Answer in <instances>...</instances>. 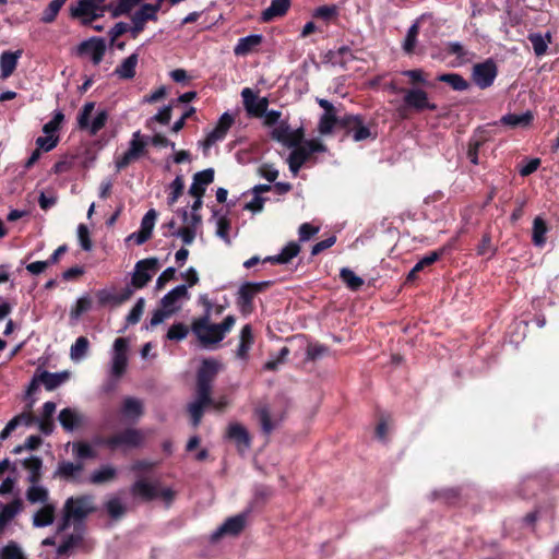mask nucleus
<instances>
[{"mask_svg": "<svg viewBox=\"0 0 559 559\" xmlns=\"http://www.w3.org/2000/svg\"><path fill=\"white\" fill-rule=\"evenodd\" d=\"M83 542L82 533L70 534L58 547V556L67 555L73 547L81 545Z\"/></svg>", "mask_w": 559, "mask_h": 559, "instance_id": "52", "label": "nucleus"}, {"mask_svg": "<svg viewBox=\"0 0 559 559\" xmlns=\"http://www.w3.org/2000/svg\"><path fill=\"white\" fill-rule=\"evenodd\" d=\"M342 282L353 292H357L364 285V280L357 276L350 269L343 267L340 271Z\"/></svg>", "mask_w": 559, "mask_h": 559, "instance_id": "45", "label": "nucleus"}, {"mask_svg": "<svg viewBox=\"0 0 559 559\" xmlns=\"http://www.w3.org/2000/svg\"><path fill=\"white\" fill-rule=\"evenodd\" d=\"M234 121V117L230 114L224 112L219 117L216 127L207 133L203 142L204 148H210L216 142L224 140Z\"/></svg>", "mask_w": 559, "mask_h": 559, "instance_id": "14", "label": "nucleus"}, {"mask_svg": "<svg viewBox=\"0 0 559 559\" xmlns=\"http://www.w3.org/2000/svg\"><path fill=\"white\" fill-rule=\"evenodd\" d=\"M548 226L542 217H535L533 222L532 241L536 247H544Z\"/></svg>", "mask_w": 559, "mask_h": 559, "instance_id": "41", "label": "nucleus"}, {"mask_svg": "<svg viewBox=\"0 0 559 559\" xmlns=\"http://www.w3.org/2000/svg\"><path fill=\"white\" fill-rule=\"evenodd\" d=\"M342 129L345 131V135L352 136L355 142L377 138V132L371 131L361 115L345 114L342 116Z\"/></svg>", "mask_w": 559, "mask_h": 559, "instance_id": "5", "label": "nucleus"}, {"mask_svg": "<svg viewBox=\"0 0 559 559\" xmlns=\"http://www.w3.org/2000/svg\"><path fill=\"white\" fill-rule=\"evenodd\" d=\"M23 509V500L14 498L11 502L1 504L0 520L10 523Z\"/></svg>", "mask_w": 559, "mask_h": 559, "instance_id": "39", "label": "nucleus"}, {"mask_svg": "<svg viewBox=\"0 0 559 559\" xmlns=\"http://www.w3.org/2000/svg\"><path fill=\"white\" fill-rule=\"evenodd\" d=\"M25 497L32 504H45L49 500V490L40 484L29 485L26 489Z\"/></svg>", "mask_w": 559, "mask_h": 559, "instance_id": "38", "label": "nucleus"}, {"mask_svg": "<svg viewBox=\"0 0 559 559\" xmlns=\"http://www.w3.org/2000/svg\"><path fill=\"white\" fill-rule=\"evenodd\" d=\"M146 146V138L141 134V131H135L129 142V148L115 160L117 170L127 168L131 163L144 156L147 153Z\"/></svg>", "mask_w": 559, "mask_h": 559, "instance_id": "6", "label": "nucleus"}, {"mask_svg": "<svg viewBox=\"0 0 559 559\" xmlns=\"http://www.w3.org/2000/svg\"><path fill=\"white\" fill-rule=\"evenodd\" d=\"M82 469H83L82 463H72L69 461H62L58 464V467L55 472V477H60V478H64V479L73 478Z\"/></svg>", "mask_w": 559, "mask_h": 559, "instance_id": "40", "label": "nucleus"}, {"mask_svg": "<svg viewBox=\"0 0 559 559\" xmlns=\"http://www.w3.org/2000/svg\"><path fill=\"white\" fill-rule=\"evenodd\" d=\"M227 438L235 442L238 452L242 453L251 445L248 430L239 423H233L227 428Z\"/></svg>", "mask_w": 559, "mask_h": 559, "instance_id": "17", "label": "nucleus"}, {"mask_svg": "<svg viewBox=\"0 0 559 559\" xmlns=\"http://www.w3.org/2000/svg\"><path fill=\"white\" fill-rule=\"evenodd\" d=\"M139 62V53L133 52L115 69V74L123 80H131L135 76V69Z\"/></svg>", "mask_w": 559, "mask_h": 559, "instance_id": "31", "label": "nucleus"}, {"mask_svg": "<svg viewBox=\"0 0 559 559\" xmlns=\"http://www.w3.org/2000/svg\"><path fill=\"white\" fill-rule=\"evenodd\" d=\"M22 50L12 51H3L0 56V70L1 76L3 79L9 78L13 74L17 67V61L22 56Z\"/></svg>", "mask_w": 559, "mask_h": 559, "instance_id": "30", "label": "nucleus"}, {"mask_svg": "<svg viewBox=\"0 0 559 559\" xmlns=\"http://www.w3.org/2000/svg\"><path fill=\"white\" fill-rule=\"evenodd\" d=\"M202 299L207 308L206 313L193 320L191 331L203 347H209L210 345L221 342L224 337L223 333L218 331L216 324L210 323V301H207L205 297H202Z\"/></svg>", "mask_w": 559, "mask_h": 559, "instance_id": "2", "label": "nucleus"}, {"mask_svg": "<svg viewBox=\"0 0 559 559\" xmlns=\"http://www.w3.org/2000/svg\"><path fill=\"white\" fill-rule=\"evenodd\" d=\"M418 34H419V26L417 23H415L408 28L406 37L403 43V49L406 53L411 55L414 52Z\"/></svg>", "mask_w": 559, "mask_h": 559, "instance_id": "59", "label": "nucleus"}, {"mask_svg": "<svg viewBox=\"0 0 559 559\" xmlns=\"http://www.w3.org/2000/svg\"><path fill=\"white\" fill-rule=\"evenodd\" d=\"M263 41V35L261 34H252L246 37H241L238 39L237 45L234 48V53L236 56H247L254 51L258 46H260Z\"/></svg>", "mask_w": 559, "mask_h": 559, "instance_id": "27", "label": "nucleus"}, {"mask_svg": "<svg viewBox=\"0 0 559 559\" xmlns=\"http://www.w3.org/2000/svg\"><path fill=\"white\" fill-rule=\"evenodd\" d=\"M309 159L304 148H295L288 157L289 170L296 176L302 165Z\"/></svg>", "mask_w": 559, "mask_h": 559, "instance_id": "47", "label": "nucleus"}, {"mask_svg": "<svg viewBox=\"0 0 559 559\" xmlns=\"http://www.w3.org/2000/svg\"><path fill=\"white\" fill-rule=\"evenodd\" d=\"M92 308V298L90 295L80 297L74 307L71 308L70 317L72 319H79L83 313L87 312Z\"/></svg>", "mask_w": 559, "mask_h": 559, "instance_id": "56", "label": "nucleus"}, {"mask_svg": "<svg viewBox=\"0 0 559 559\" xmlns=\"http://www.w3.org/2000/svg\"><path fill=\"white\" fill-rule=\"evenodd\" d=\"M94 498L91 495H82L78 497H70L64 503V510L68 515H72L74 521H82L88 514L94 513L96 508L93 506Z\"/></svg>", "mask_w": 559, "mask_h": 559, "instance_id": "7", "label": "nucleus"}, {"mask_svg": "<svg viewBox=\"0 0 559 559\" xmlns=\"http://www.w3.org/2000/svg\"><path fill=\"white\" fill-rule=\"evenodd\" d=\"M131 495L135 498H141L144 501H152L158 498V489L153 484L139 479L131 486Z\"/></svg>", "mask_w": 559, "mask_h": 559, "instance_id": "25", "label": "nucleus"}, {"mask_svg": "<svg viewBox=\"0 0 559 559\" xmlns=\"http://www.w3.org/2000/svg\"><path fill=\"white\" fill-rule=\"evenodd\" d=\"M218 372V364L213 359H204L197 373V382L212 384Z\"/></svg>", "mask_w": 559, "mask_h": 559, "instance_id": "32", "label": "nucleus"}, {"mask_svg": "<svg viewBox=\"0 0 559 559\" xmlns=\"http://www.w3.org/2000/svg\"><path fill=\"white\" fill-rule=\"evenodd\" d=\"M58 420L62 429L67 432H72L86 424L85 416L72 407L61 409L58 415Z\"/></svg>", "mask_w": 559, "mask_h": 559, "instance_id": "16", "label": "nucleus"}, {"mask_svg": "<svg viewBox=\"0 0 559 559\" xmlns=\"http://www.w3.org/2000/svg\"><path fill=\"white\" fill-rule=\"evenodd\" d=\"M255 294L247 283H243L237 293L236 304L242 316H248L254 311L253 299Z\"/></svg>", "mask_w": 559, "mask_h": 559, "instance_id": "21", "label": "nucleus"}, {"mask_svg": "<svg viewBox=\"0 0 559 559\" xmlns=\"http://www.w3.org/2000/svg\"><path fill=\"white\" fill-rule=\"evenodd\" d=\"M403 102L404 105L397 109L400 117L403 119L408 118L406 112L408 108L414 109L417 112H421L424 110H437V105L429 102L428 93L421 88L406 90Z\"/></svg>", "mask_w": 559, "mask_h": 559, "instance_id": "4", "label": "nucleus"}, {"mask_svg": "<svg viewBox=\"0 0 559 559\" xmlns=\"http://www.w3.org/2000/svg\"><path fill=\"white\" fill-rule=\"evenodd\" d=\"M527 39L532 44L536 57H542L546 55L548 44L551 43L552 36L549 32H547L545 35H542L540 33H531L527 36Z\"/></svg>", "mask_w": 559, "mask_h": 559, "instance_id": "35", "label": "nucleus"}, {"mask_svg": "<svg viewBox=\"0 0 559 559\" xmlns=\"http://www.w3.org/2000/svg\"><path fill=\"white\" fill-rule=\"evenodd\" d=\"M145 435L141 429L127 427L120 431L102 437L97 444L107 448L111 452L139 449L144 444Z\"/></svg>", "mask_w": 559, "mask_h": 559, "instance_id": "1", "label": "nucleus"}, {"mask_svg": "<svg viewBox=\"0 0 559 559\" xmlns=\"http://www.w3.org/2000/svg\"><path fill=\"white\" fill-rule=\"evenodd\" d=\"M534 120V116L532 111L527 110L524 114L516 115V114H507L500 118V123L503 126H508L511 128L516 127H528Z\"/></svg>", "mask_w": 559, "mask_h": 559, "instance_id": "33", "label": "nucleus"}, {"mask_svg": "<svg viewBox=\"0 0 559 559\" xmlns=\"http://www.w3.org/2000/svg\"><path fill=\"white\" fill-rule=\"evenodd\" d=\"M22 466L28 472L26 480L29 485L40 484L43 478V460L39 456L32 455L24 459Z\"/></svg>", "mask_w": 559, "mask_h": 559, "instance_id": "23", "label": "nucleus"}, {"mask_svg": "<svg viewBox=\"0 0 559 559\" xmlns=\"http://www.w3.org/2000/svg\"><path fill=\"white\" fill-rule=\"evenodd\" d=\"M290 8V0H272L269 8L261 14V21L271 22L276 17L284 16Z\"/></svg>", "mask_w": 559, "mask_h": 559, "instance_id": "26", "label": "nucleus"}, {"mask_svg": "<svg viewBox=\"0 0 559 559\" xmlns=\"http://www.w3.org/2000/svg\"><path fill=\"white\" fill-rule=\"evenodd\" d=\"M498 74V68L492 59L474 64L472 79L474 83L481 90L490 87Z\"/></svg>", "mask_w": 559, "mask_h": 559, "instance_id": "9", "label": "nucleus"}, {"mask_svg": "<svg viewBox=\"0 0 559 559\" xmlns=\"http://www.w3.org/2000/svg\"><path fill=\"white\" fill-rule=\"evenodd\" d=\"M56 506L53 503H45L33 515V526L46 527L55 522Z\"/></svg>", "mask_w": 559, "mask_h": 559, "instance_id": "29", "label": "nucleus"}, {"mask_svg": "<svg viewBox=\"0 0 559 559\" xmlns=\"http://www.w3.org/2000/svg\"><path fill=\"white\" fill-rule=\"evenodd\" d=\"M185 181L182 176H177L170 183V193L167 197L169 205L175 204L183 192Z\"/></svg>", "mask_w": 559, "mask_h": 559, "instance_id": "61", "label": "nucleus"}, {"mask_svg": "<svg viewBox=\"0 0 559 559\" xmlns=\"http://www.w3.org/2000/svg\"><path fill=\"white\" fill-rule=\"evenodd\" d=\"M158 269L156 258H147L135 263L134 272L131 277V286L135 289L144 288L152 280V273Z\"/></svg>", "mask_w": 559, "mask_h": 559, "instance_id": "8", "label": "nucleus"}, {"mask_svg": "<svg viewBox=\"0 0 559 559\" xmlns=\"http://www.w3.org/2000/svg\"><path fill=\"white\" fill-rule=\"evenodd\" d=\"M34 403L35 401L32 400L28 404H26L25 409L21 414L14 416L11 419L16 420V427H19L20 425L32 426L36 424L37 417L32 412Z\"/></svg>", "mask_w": 559, "mask_h": 559, "instance_id": "54", "label": "nucleus"}, {"mask_svg": "<svg viewBox=\"0 0 559 559\" xmlns=\"http://www.w3.org/2000/svg\"><path fill=\"white\" fill-rule=\"evenodd\" d=\"M117 476V469L110 465H104L91 475V483L95 485L111 481Z\"/></svg>", "mask_w": 559, "mask_h": 559, "instance_id": "43", "label": "nucleus"}, {"mask_svg": "<svg viewBox=\"0 0 559 559\" xmlns=\"http://www.w3.org/2000/svg\"><path fill=\"white\" fill-rule=\"evenodd\" d=\"M90 347L88 338L85 336H80L75 340L74 344L71 346V358L73 360H80L86 356Z\"/></svg>", "mask_w": 559, "mask_h": 559, "instance_id": "51", "label": "nucleus"}, {"mask_svg": "<svg viewBox=\"0 0 559 559\" xmlns=\"http://www.w3.org/2000/svg\"><path fill=\"white\" fill-rule=\"evenodd\" d=\"M94 108V102L85 103L79 111L76 118L79 129L83 131H88L91 135H96L106 126L109 118L108 111L102 109L97 111L95 118L92 121H90Z\"/></svg>", "mask_w": 559, "mask_h": 559, "instance_id": "3", "label": "nucleus"}, {"mask_svg": "<svg viewBox=\"0 0 559 559\" xmlns=\"http://www.w3.org/2000/svg\"><path fill=\"white\" fill-rule=\"evenodd\" d=\"M300 252V246L296 241L288 242L276 255L264 258V263L287 264Z\"/></svg>", "mask_w": 559, "mask_h": 559, "instance_id": "24", "label": "nucleus"}, {"mask_svg": "<svg viewBox=\"0 0 559 559\" xmlns=\"http://www.w3.org/2000/svg\"><path fill=\"white\" fill-rule=\"evenodd\" d=\"M56 407L55 402H45L40 417H37L36 424L38 425V429L45 436H50L55 430L53 414L56 412Z\"/></svg>", "mask_w": 559, "mask_h": 559, "instance_id": "20", "label": "nucleus"}, {"mask_svg": "<svg viewBox=\"0 0 559 559\" xmlns=\"http://www.w3.org/2000/svg\"><path fill=\"white\" fill-rule=\"evenodd\" d=\"M254 337L252 333V328L250 324H246L242 326L240 331V342L237 349V357L240 359H247L249 350L253 345Z\"/></svg>", "mask_w": 559, "mask_h": 559, "instance_id": "34", "label": "nucleus"}, {"mask_svg": "<svg viewBox=\"0 0 559 559\" xmlns=\"http://www.w3.org/2000/svg\"><path fill=\"white\" fill-rule=\"evenodd\" d=\"M241 97L249 116L261 118L266 112L269 106L266 97L259 98L249 87L242 90Z\"/></svg>", "mask_w": 559, "mask_h": 559, "instance_id": "13", "label": "nucleus"}, {"mask_svg": "<svg viewBox=\"0 0 559 559\" xmlns=\"http://www.w3.org/2000/svg\"><path fill=\"white\" fill-rule=\"evenodd\" d=\"M132 22V38L135 39L145 29L148 21L157 22L158 16L152 15L144 9V4L140 7L133 14L130 15Z\"/></svg>", "mask_w": 559, "mask_h": 559, "instance_id": "22", "label": "nucleus"}, {"mask_svg": "<svg viewBox=\"0 0 559 559\" xmlns=\"http://www.w3.org/2000/svg\"><path fill=\"white\" fill-rule=\"evenodd\" d=\"M445 251L447 248L442 247L438 250L429 252L415 264V271H423L426 267L432 265L444 255Z\"/></svg>", "mask_w": 559, "mask_h": 559, "instance_id": "49", "label": "nucleus"}, {"mask_svg": "<svg viewBox=\"0 0 559 559\" xmlns=\"http://www.w3.org/2000/svg\"><path fill=\"white\" fill-rule=\"evenodd\" d=\"M126 33H129L132 37V24L130 25L126 22L116 23L108 32L110 44H115L116 40Z\"/></svg>", "mask_w": 559, "mask_h": 559, "instance_id": "63", "label": "nucleus"}, {"mask_svg": "<svg viewBox=\"0 0 559 559\" xmlns=\"http://www.w3.org/2000/svg\"><path fill=\"white\" fill-rule=\"evenodd\" d=\"M189 326L182 322L174 323L166 333V338L169 341L180 342L189 334Z\"/></svg>", "mask_w": 559, "mask_h": 559, "instance_id": "55", "label": "nucleus"}, {"mask_svg": "<svg viewBox=\"0 0 559 559\" xmlns=\"http://www.w3.org/2000/svg\"><path fill=\"white\" fill-rule=\"evenodd\" d=\"M94 9L95 7L90 0H78L69 5V17L78 21L82 26H92L97 21Z\"/></svg>", "mask_w": 559, "mask_h": 559, "instance_id": "10", "label": "nucleus"}, {"mask_svg": "<svg viewBox=\"0 0 559 559\" xmlns=\"http://www.w3.org/2000/svg\"><path fill=\"white\" fill-rule=\"evenodd\" d=\"M437 80L449 84L454 91H465L469 86V83L459 73H443Z\"/></svg>", "mask_w": 559, "mask_h": 559, "instance_id": "42", "label": "nucleus"}, {"mask_svg": "<svg viewBox=\"0 0 559 559\" xmlns=\"http://www.w3.org/2000/svg\"><path fill=\"white\" fill-rule=\"evenodd\" d=\"M254 415L258 418L261 430L265 436H270L277 427L281 418L273 419L267 405L259 406L254 409Z\"/></svg>", "mask_w": 559, "mask_h": 559, "instance_id": "28", "label": "nucleus"}, {"mask_svg": "<svg viewBox=\"0 0 559 559\" xmlns=\"http://www.w3.org/2000/svg\"><path fill=\"white\" fill-rule=\"evenodd\" d=\"M63 5L57 0H51L48 5L43 10L40 15V22L45 24H51L56 21L61 8Z\"/></svg>", "mask_w": 559, "mask_h": 559, "instance_id": "50", "label": "nucleus"}, {"mask_svg": "<svg viewBox=\"0 0 559 559\" xmlns=\"http://www.w3.org/2000/svg\"><path fill=\"white\" fill-rule=\"evenodd\" d=\"M257 174L269 182H275L278 177V170L273 164L269 163L261 164L257 169Z\"/></svg>", "mask_w": 559, "mask_h": 559, "instance_id": "64", "label": "nucleus"}, {"mask_svg": "<svg viewBox=\"0 0 559 559\" xmlns=\"http://www.w3.org/2000/svg\"><path fill=\"white\" fill-rule=\"evenodd\" d=\"M106 52V41L103 37H91L78 46V55H91L93 64L98 66Z\"/></svg>", "mask_w": 559, "mask_h": 559, "instance_id": "12", "label": "nucleus"}, {"mask_svg": "<svg viewBox=\"0 0 559 559\" xmlns=\"http://www.w3.org/2000/svg\"><path fill=\"white\" fill-rule=\"evenodd\" d=\"M215 171L213 168H206L193 175L192 185L189 188L190 195H204L206 187L214 181Z\"/></svg>", "mask_w": 559, "mask_h": 559, "instance_id": "19", "label": "nucleus"}, {"mask_svg": "<svg viewBox=\"0 0 559 559\" xmlns=\"http://www.w3.org/2000/svg\"><path fill=\"white\" fill-rule=\"evenodd\" d=\"M337 15H338V10L335 4L321 5V7L317 8L312 13V16L314 19H321L325 22H329V21L337 17Z\"/></svg>", "mask_w": 559, "mask_h": 559, "instance_id": "60", "label": "nucleus"}, {"mask_svg": "<svg viewBox=\"0 0 559 559\" xmlns=\"http://www.w3.org/2000/svg\"><path fill=\"white\" fill-rule=\"evenodd\" d=\"M190 295L186 285H178L168 292L162 299L160 306L168 311L171 310V314L177 312L180 307L177 306V302L180 299H189Z\"/></svg>", "mask_w": 559, "mask_h": 559, "instance_id": "18", "label": "nucleus"}, {"mask_svg": "<svg viewBox=\"0 0 559 559\" xmlns=\"http://www.w3.org/2000/svg\"><path fill=\"white\" fill-rule=\"evenodd\" d=\"M69 378L68 372H49V371H43L38 376V380L40 383L44 384L45 389L47 391H52L57 389L59 385H61L67 379Z\"/></svg>", "mask_w": 559, "mask_h": 559, "instance_id": "37", "label": "nucleus"}, {"mask_svg": "<svg viewBox=\"0 0 559 559\" xmlns=\"http://www.w3.org/2000/svg\"><path fill=\"white\" fill-rule=\"evenodd\" d=\"M0 559H27L22 548L14 540H10L0 549Z\"/></svg>", "mask_w": 559, "mask_h": 559, "instance_id": "48", "label": "nucleus"}, {"mask_svg": "<svg viewBox=\"0 0 559 559\" xmlns=\"http://www.w3.org/2000/svg\"><path fill=\"white\" fill-rule=\"evenodd\" d=\"M121 412L127 417L138 419L143 415V405L141 401L134 397H126L122 403Z\"/></svg>", "mask_w": 559, "mask_h": 559, "instance_id": "44", "label": "nucleus"}, {"mask_svg": "<svg viewBox=\"0 0 559 559\" xmlns=\"http://www.w3.org/2000/svg\"><path fill=\"white\" fill-rule=\"evenodd\" d=\"M127 348L128 342L123 337L116 338L114 343V357H112V366L111 373L116 378H120L127 369L128 358H127Z\"/></svg>", "mask_w": 559, "mask_h": 559, "instance_id": "15", "label": "nucleus"}, {"mask_svg": "<svg viewBox=\"0 0 559 559\" xmlns=\"http://www.w3.org/2000/svg\"><path fill=\"white\" fill-rule=\"evenodd\" d=\"M73 454L76 459L80 460L96 457V452L91 447V444L85 441H78L73 443Z\"/></svg>", "mask_w": 559, "mask_h": 559, "instance_id": "57", "label": "nucleus"}, {"mask_svg": "<svg viewBox=\"0 0 559 559\" xmlns=\"http://www.w3.org/2000/svg\"><path fill=\"white\" fill-rule=\"evenodd\" d=\"M335 127L342 129V116H337L335 111L323 112L318 124L319 132L323 135H326L332 133Z\"/></svg>", "mask_w": 559, "mask_h": 559, "instance_id": "36", "label": "nucleus"}, {"mask_svg": "<svg viewBox=\"0 0 559 559\" xmlns=\"http://www.w3.org/2000/svg\"><path fill=\"white\" fill-rule=\"evenodd\" d=\"M138 5L135 0H114L109 8L112 9V19H117L122 15H129Z\"/></svg>", "mask_w": 559, "mask_h": 559, "instance_id": "46", "label": "nucleus"}, {"mask_svg": "<svg viewBox=\"0 0 559 559\" xmlns=\"http://www.w3.org/2000/svg\"><path fill=\"white\" fill-rule=\"evenodd\" d=\"M207 406H210V404L197 400L189 404L188 412L191 417V424L194 428L200 425L204 414V408Z\"/></svg>", "mask_w": 559, "mask_h": 559, "instance_id": "53", "label": "nucleus"}, {"mask_svg": "<svg viewBox=\"0 0 559 559\" xmlns=\"http://www.w3.org/2000/svg\"><path fill=\"white\" fill-rule=\"evenodd\" d=\"M477 254L486 255L489 254V258L493 257L497 252V248L492 245L490 233H484L480 239V242L477 246Z\"/></svg>", "mask_w": 559, "mask_h": 559, "instance_id": "58", "label": "nucleus"}, {"mask_svg": "<svg viewBox=\"0 0 559 559\" xmlns=\"http://www.w3.org/2000/svg\"><path fill=\"white\" fill-rule=\"evenodd\" d=\"M247 514L240 513L228 518L217 530L211 535V542L216 543L224 536H238L246 526Z\"/></svg>", "mask_w": 559, "mask_h": 559, "instance_id": "11", "label": "nucleus"}, {"mask_svg": "<svg viewBox=\"0 0 559 559\" xmlns=\"http://www.w3.org/2000/svg\"><path fill=\"white\" fill-rule=\"evenodd\" d=\"M230 221L227 216L218 217L216 222V236L223 239L227 245L231 243L229 237Z\"/></svg>", "mask_w": 559, "mask_h": 559, "instance_id": "62", "label": "nucleus"}]
</instances>
